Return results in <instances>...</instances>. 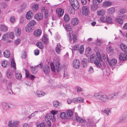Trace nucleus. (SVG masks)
<instances>
[{"label":"nucleus","instance_id":"46","mask_svg":"<svg viewBox=\"0 0 127 127\" xmlns=\"http://www.w3.org/2000/svg\"><path fill=\"white\" fill-rule=\"evenodd\" d=\"M105 13V11L102 10H100L98 11L97 12V14L98 15L100 16L104 14Z\"/></svg>","mask_w":127,"mask_h":127},{"label":"nucleus","instance_id":"62","mask_svg":"<svg viewBox=\"0 0 127 127\" xmlns=\"http://www.w3.org/2000/svg\"><path fill=\"white\" fill-rule=\"evenodd\" d=\"M76 89L77 90V92L78 93L80 92H82L83 91V89L79 87H76Z\"/></svg>","mask_w":127,"mask_h":127},{"label":"nucleus","instance_id":"48","mask_svg":"<svg viewBox=\"0 0 127 127\" xmlns=\"http://www.w3.org/2000/svg\"><path fill=\"white\" fill-rule=\"evenodd\" d=\"M36 22L34 20H32L28 24H29L30 26L33 27L36 24Z\"/></svg>","mask_w":127,"mask_h":127},{"label":"nucleus","instance_id":"1","mask_svg":"<svg viewBox=\"0 0 127 127\" xmlns=\"http://www.w3.org/2000/svg\"><path fill=\"white\" fill-rule=\"evenodd\" d=\"M102 1V0H93V5L91 6V8L94 10H96L98 7V5Z\"/></svg>","mask_w":127,"mask_h":127},{"label":"nucleus","instance_id":"18","mask_svg":"<svg viewBox=\"0 0 127 127\" xmlns=\"http://www.w3.org/2000/svg\"><path fill=\"white\" fill-rule=\"evenodd\" d=\"M78 19L77 18H74L71 20L72 24L73 26L77 25L78 23Z\"/></svg>","mask_w":127,"mask_h":127},{"label":"nucleus","instance_id":"19","mask_svg":"<svg viewBox=\"0 0 127 127\" xmlns=\"http://www.w3.org/2000/svg\"><path fill=\"white\" fill-rule=\"evenodd\" d=\"M115 8L114 7H111L108 9L107 13L110 15L113 14L115 12Z\"/></svg>","mask_w":127,"mask_h":127},{"label":"nucleus","instance_id":"32","mask_svg":"<svg viewBox=\"0 0 127 127\" xmlns=\"http://www.w3.org/2000/svg\"><path fill=\"white\" fill-rule=\"evenodd\" d=\"M42 39L43 43H47L48 38L47 36H46V34H44L43 35Z\"/></svg>","mask_w":127,"mask_h":127},{"label":"nucleus","instance_id":"41","mask_svg":"<svg viewBox=\"0 0 127 127\" xmlns=\"http://www.w3.org/2000/svg\"><path fill=\"white\" fill-rule=\"evenodd\" d=\"M11 67L15 69L16 68L15 63L14 59L12 58L11 60Z\"/></svg>","mask_w":127,"mask_h":127},{"label":"nucleus","instance_id":"6","mask_svg":"<svg viewBox=\"0 0 127 127\" xmlns=\"http://www.w3.org/2000/svg\"><path fill=\"white\" fill-rule=\"evenodd\" d=\"M108 100V96L105 94H102L100 100L103 102H105Z\"/></svg>","mask_w":127,"mask_h":127},{"label":"nucleus","instance_id":"40","mask_svg":"<svg viewBox=\"0 0 127 127\" xmlns=\"http://www.w3.org/2000/svg\"><path fill=\"white\" fill-rule=\"evenodd\" d=\"M57 112V111H54L53 110L51 111V113L53 115L52 116H53V119H52V121L53 122L55 121L56 120V118L54 116Z\"/></svg>","mask_w":127,"mask_h":127},{"label":"nucleus","instance_id":"44","mask_svg":"<svg viewBox=\"0 0 127 127\" xmlns=\"http://www.w3.org/2000/svg\"><path fill=\"white\" fill-rule=\"evenodd\" d=\"M106 17L105 18L104 16H102L100 18V21L102 23L106 22Z\"/></svg>","mask_w":127,"mask_h":127},{"label":"nucleus","instance_id":"3","mask_svg":"<svg viewBox=\"0 0 127 127\" xmlns=\"http://www.w3.org/2000/svg\"><path fill=\"white\" fill-rule=\"evenodd\" d=\"M62 68V66L60 61L58 60L56 61V69L57 72H59L60 71Z\"/></svg>","mask_w":127,"mask_h":127},{"label":"nucleus","instance_id":"5","mask_svg":"<svg viewBox=\"0 0 127 127\" xmlns=\"http://www.w3.org/2000/svg\"><path fill=\"white\" fill-rule=\"evenodd\" d=\"M83 14L85 16H87L89 12L88 8L87 6H83L82 8Z\"/></svg>","mask_w":127,"mask_h":127},{"label":"nucleus","instance_id":"17","mask_svg":"<svg viewBox=\"0 0 127 127\" xmlns=\"http://www.w3.org/2000/svg\"><path fill=\"white\" fill-rule=\"evenodd\" d=\"M32 12L30 11H28L26 15V18L28 20H29L32 18Z\"/></svg>","mask_w":127,"mask_h":127},{"label":"nucleus","instance_id":"12","mask_svg":"<svg viewBox=\"0 0 127 127\" xmlns=\"http://www.w3.org/2000/svg\"><path fill=\"white\" fill-rule=\"evenodd\" d=\"M6 76L9 79L13 77V74L12 71L10 69H8L6 72Z\"/></svg>","mask_w":127,"mask_h":127},{"label":"nucleus","instance_id":"25","mask_svg":"<svg viewBox=\"0 0 127 127\" xmlns=\"http://www.w3.org/2000/svg\"><path fill=\"white\" fill-rule=\"evenodd\" d=\"M0 30L2 32H6L7 31V27L4 25H0Z\"/></svg>","mask_w":127,"mask_h":127},{"label":"nucleus","instance_id":"59","mask_svg":"<svg viewBox=\"0 0 127 127\" xmlns=\"http://www.w3.org/2000/svg\"><path fill=\"white\" fill-rule=\"evenodd\" d=\"M38 112V111H35L33 113H32L30 115L27 117V118H29V119L31 118L32 117L34 116L35 115V113H37Z\"/></svg>","mask_w":127,"mask_h":127},{"label":"nucleus","instance_id":"34","mask_svg":"<svg viewBox=\"0 0 127 127\" xmlns=\"http://www.w3.org/2000/svg\"><path fill=\"white\" fill-rule=\"evenodd\" d=\"M61 45L60 43L58 44L57 45V46L55 48V50L57 53H59L61 51Z\"/></svg>","mask_w":127,"mask_h":127},{"label":"nucleus","instance_id":"52","mask_svg":"<svg viewBox=\"0 0 127 127\" xmlns=\"http://www.w3.org/2000/svg\"><path fill=\"white\" fill-rule=\"evenodd\" d=\"M67 114L68 117H71L72 116L73 114L71 110H67Z\"/></svg>","mask_w":127,"mask_h":127},{"label":"nucleus","instance_id":"26","mask_svg":"<svg viewBox=\"0 0 127 127\" xmlns=\"http://www.w3.org/2000/svg\"><path fill=\"white\" fill-rule=\"evenodd\" d=\"M34 35L35 36H38L40 35L41 33V31L40 29L35 30L34 32Z\"/></svg>","mask_w":127,"mask_h":127},{"label":"nucleus","instance_id":"63","mask_svg":"<svg viewBox=\"0 0 127 127\" xmlns=\"http://www.w3.org/2000/svg\"><path fill=\"white\" fill-rule=\"evenodd\" d=\"M77 102L80 103L83 101V99L81 97H78L77 98Z\"/></svg>","mask_w":127,"mask_h":127},{"label":"nucleus","instance_id":"28","mask_svg":"<svg viewBox=\"0 0 127 127\" xmlns=\"http://www.w3.org/2000/svg\"><path fill=\"white\" fill-rule=\"evenodd\" d=\"M26 29L27 32H30L33 30V27L30 26L29 24H28Z\"/></svg>","mask_w":127,"mask_h":127},{"label":"nucleus","instance_id":"31","mask_svg":"<svg viewBox=\"0 0 127 127\" xmlns=\"http://www.w3.org/2000/svg\"><path fill=\"white\" fill-rule=\"evenodd\" d=\"M118 94L117 93H114L108 95V98H109V100L110 99H113L115 98V97L117 96Z\"/></svg>","mask_w":127,"mask_h":127},{"label":"nucleus","instance_id":"21","mask_svg":"<svg viewBox=\"0 0 127 127\" xmlns=\"http://www.w3.org/2000/svg\"><path fill=\"white\" fill-rule=\"evenodd\" d=\"M45 94L44 92L37 91L36 93V95L38 97H40L44 95Z\"/></svg>","mask_w":127,"mask_h":127},{"label":"nucleus","instance_id":"58","mask_svg":"<svg viewBox=\"0 0 127 127\" xmlns=\"http://www.w3.org/2000/svg\"><path fill=\"white\" fill-rule=\"evenodd\" d=\"M122 99H124L127 100V92H126L121 97Z\"/></svg>","mask_w":127,"mask_h":127},{"label":"nucleus","instance_id":"8","mask_svg":"<svg viewBox=\"0 0 127 127\" xmlns=\"http://www.w3.org/2000/svg\"><path fill=\"white\" fill-rule=\"evenodd\" d=\"M43 70L44 72L46 74H48L50 72V68L48 65H46L44 67Z\"/></svg>","mask_w":127,"mask_h":127},{"label":"nucleus","instance_id":"13","mask_svg":"<svg viewBox=\"0 0 127 127\" xmlns=\"http://www.w3.org/2000/svg\"><path fill=\"white\" fill-rule=\"evenodd\" d=\"M102 95L101 92H98L95 94L94 96L96 99L100 100Z\"/></svg>","mask_w":127,"mask_h":127},{"label":"nucleus","instance_id":"23","mask_svg":"<svg viewBox=\"0 0 127 127\" xmlns=\"http://www.w3.org/2000/svg\"><path fill=\"white\" fill-rule=\"evenodd\" d=\"M75 116L76 120L78 122L80 123H83L85 122V119L81 118L80 117L78 116L76 114Z\"/></svg>","mask_w":127,"mask_h":127},{"label":"nucleus","instance_id":"47","mask_svg":"<svg viewBox=\"0 0 127 127\" xmlns=\"http://www.w3.org/2000/svg\"><path fill=\"white\" fill-rule=\"evenodd\" d=\"M61 103L58 101H54L53 102V105L55 107H57L58 105H60Z\"/></svg>","mask_w":127,"mask_h":127},{"label":"nucleus","instance_id":"11","mask_svg":"<svg viewBox=\"0 0 127 127\" xmlns=\"http://www.w3.org/2000/svg\"><path fill=\"white\" fill-rule=\"evenodd\" d=\"M0 106H2L3 109L5 110H7L9 108V104L5 102H2Z\"/></svg>","mask_w":127,"mask_h":127},{"label":"nucleus","instance_id":"35","mask_svg":"<svg viewBox=\"0 0 127 127\" xmlns=\"http://www.w3.org/2000/svg\"><path fill=\"white\" fill-rule=\"evenodd\" d=\"M31 71L32 73L35 74L38 71L37 67L35 66L33 68L32 67V68L31 69Z\"/></svg>","mask_w":127,"mask_h":127},{"label":"nucleus","instance_id":"42","mask_svg":"<svg viewBox=\"0 0 127 127\" xmlns=\"http://www.w3.org/2000/svg\"><path fill=\"white\" fill-rule=\"evenodd\" d=\"M36 45L40 49H42L43 48V45L41 42H37Z\"/></svg>","mask_w":127,"mask_h":127},{"label":"nucleus","instance_id":"50","mask_svg":"<svg viewBox=\"0 0 127 127\" xmlns=\"http://www.w3.org/2000/svg\"><path fill=\"white\" fill-rule=\"evenodd\" d=\"M66 29L68 31H70L71 30V26L69 24H67L65 26Z\"/></svg>","mask_w":127,"mask_h":127},{"label":"nucleus","instance_id":"9","mask_svg":"<svg viewBox=\"0 0 127 127\" xmlns=\"http://www.w3.org/2000/svg\"><path fill=\"white\" fill-rule=\"evenodd\" d=\"M56 12L58 17H61L64 14V11L61 8H59L57 9Z\"/></svg>","mask_w":127,"mask_h":127},{"label":"nucleus","instance_id":"56","mask_svg":"<svg viewBox=\"0 0 127 127\" xmlns=\"http://www.w3.org/2000/svg\"><path fill=\"white\" fill-rule=\"evenodd\" d=\"M96 56L97 57V59L100 60H102V59L101 57V55L98 52H97L96 53Z\"/></svg>","mask_w":127,"mask_h":127},{"label":"nucleus","instance_id":"22","mask_svg":"<svg viewBox=\"0 0 127 127\" xmlns=\"http://www.w3.org/2000/svg\"><path fill=\"white\" fill-rule=\"evenodd\" d=\"M117 63V60L116 59H113L111 60L109 63L110 65L113 66L115 65Z\"/></svg>","mask_w":127,"mask_h":127},{"label":"nucleus","instance_id":"49","mask_svg":"<svg viewBox=\"0 0 127 127\" xmlns=\"http://www.w3.org/2000/svg\"><path fill=\"white\" fill-rule=\"evenodd\" d=\"M38 4H36L33 5L32 6V8L34 11L37 10L38 9Z\"/></svg>","mask_w":127,"mask_h":127},{"label":"nucleus","instance_id":"14","mask_svg":"<svg viewBox=\"0 0 127 127\" xmlns=\"http://www.w3.org/2000/svg\"><path fill=\"white\" fill-rule=\"evenodd\" d=\"M9 34L7 33L4 34L2 38L3 41H6L9 42H10L11 41L9 40Z\"/></svg>","mask_w":127,"mask_h":127},{"label":"nucleus","instance_id":"30","mask_svg":"<svg viewBox=\"0 0 127 127\" xmlns=\"http://www.w3.org/2000/svg\"><path fill=\"white\" fill-rule=\"evenodd\" d=\"M15 76L16 78L17 79H20L22 77V75L20 72V71H16Z\"/></svg>","mask_w":127,"mask_h":127},{"label":"nucleus","instance_id":"27","mask_svg":"<svg viewBox=\"0 0 127 127\" xmlns=\"http://www.w3.org/2000/svg\"><path fill=\"white\" fill-rule=\"evenodd\" d=\"M120 46L122 50L127 54V47L124 44H121Z\"/></svg>","mask_w":127,"mask_h":127},{"label":"nucleus","instance_id":"16","mask_svg":"<svg viewBox=\"0 0 127 127\" xmlns=\"http://www.w3.org/2000/svg\"><path fill=\"white\" fill-rule=\"evenodd\" d=\"M94 61V64L97 68H99L101 66V64L100 63V61H102V60H100L97 58Z\"/></svg>","mask_w":127,"mask_h":127},{"label":"nucleus","instance_id":"39","mask_svg":"<svg viewBox=\"0 0 127 127\" xmlns=\"http://www.w3.org/2000/svg\"><path fill=\"white\" fill-rule=\"evenodd\" d=\"M106 22L110 24L113 23L112 19L110 17H106Z\"/></svg>","mask_w":127,"mask_h":127},{"label":"nucleus","instance_id":"20","mask_svg":"<svg viewBox=\"0 0 127 127\" xmlns=\"http://www.w3.org/2000/svg\"><path fill=\"white\" fill-rule=\"evenodd\" d=\"M43 14L42 13H38L36 14L35 16V19L38 20H40L43 18Z\"/></svg>","mask_w":127,"mask_h":127},{"label":"nucleus","instance_id":"24","mask_svg":"<svg viewBox=\"0 0 127 127\" xmlns=\"http://www.w3.org/2000/svg\"><path fill=\"white\" fill-rule=\"evenodd\" d=\"M111 2L107 1L104 2L103 4V6L104 7H107L110 6L112 4Z\"/></svg>","mask_w":127,"mask_h":127},{"label":"nucleus","instance_id":"51","mask_svg":"<svg viewBox=\"0 0 127 127\" xmlns=\"http://www.w3.org/2000/svg\"><path fill=\"white\" fill-rule=\"evenodd\" d=\"M88 72L89 74H92L94 72V69L93 68L90 66V67L89 68L88 70Z\"/></svg>","mask_w":127,"mask_h":127},{"label":"nucleus","instance_id":"45","mask_svg":"<svg viewBox=\"0 0 127 127\" xmlns=\"http://www.w3.org/2000/svg\"><path fill=\"white\" fill-rule=\"evenodd\" d=\"M103 112L105 113L107 116L109 115V113H111V112L109 109H105L104 110H103Z\"/></svg>","mask_w":127,"mask_h":127},{"label":"nucleus","instance_id":"15","mask_svg":"<svg viewBox=\"0 0 127 127\" xmlns=\"http://www.w3.org/2000/svg\"><path fill=\"white\" fill-rule=\"evenodd\" d=\"M71 5L73 9L75 10H78L80 6L79 3L78 1L75 2V3Z\"/></svg>","mask_w":127,"mask_h":127},{"label":"nucleus","instance_id":"64","mask_svg":"<svg viewBox=\"0 0 127 127\" xmlns=\"http://www.w3.org/2000/svg\"><path fill=\"white\" fill-rule=\"evenodd\" d=\"M26 77L29 78V77L30 74L29 71L27 69H25Z\"/></svg>","mask_w":127,"mask_h":127},{"label":"nucleus","instance_id":"4","mask_svg":"<svg viewBox=\"0 0 127 127\" xmlns=\"http://www.w3.org/2000/svg\"><path fill=\"white\" fill-rule=\"evenodd\" d=\"M119 59L121 61H124L127 59V54L122 53L119 55Z\"/></svg>","mask_w":127,"mask_h":127},{"label":"nucleus","instance_id":"53","mask_svg":"<svg viewBox=\"0 0 127 127\" xmlns=\"http://www.w3.org/2000/svg\"><path fill=\"white\" fill-rule=\"evenodd\" d=\"M79 50L80 51V52L81 54H82L83 53L84 50L83 46L82 45L80 46L79 49Z\"/></svg>","mask_w":127,"mask_h":127},{"label":"nucleus","instance_id":"57","mask_svg":"<svg viewBox=\"0 0 127 127\" xmlns=\"http://www.w3.org/2000/svg\"><path fill=\"white\" fill-rule=\"evenodd\" d=\"M46 124L44 122H42L41 123L38 125L37 127H45Z\"/></svg>","mask_w":127,"mask_h":127},{"label":"nucleus","instance_id":"60","mask_svg":"<svg viewBox=\"0 0 127 127\" xmlns=\"http://www.w3.org/2000/svg\"><path fill=\"white\" fill-rule=\"evenodd\" d=\"M19 122L18 121H14L13 123V127H17L18 125Z\"/></svg>","mask_w":127,"mask_h":127},{"label":"nucleus","instance_id":"10","mask_svg":"<svg viewBox=\"0 0 127 127\" xmlns=\"http://www.w3.org/2000/svg\"><path fill=\"white\" fill-rule=\"evenodd\" d=\"M88 60L86 59H84L81 62V65L83 67H85L88 65Z\"/></svg>","mask_w":127,"mask_h":127},{"label":"nucleus","instance_id":"36","mask_svg":"<svg viewBox=\"0 0 127 127\" xmlns=\"http://www.w3.org/2000/svg\"><path fill=\"white\" fill-rule=\"evenodd\" d=\"M4 56L6 58H8L10 55V52L8 50H5L3 52Z\"/></svg>","mask_w":127,"mask_h":127},{"label":"nucleus","instance_id":"7","mask_svg":"<svg viewBox=\"0 0 127 127\" xmlns=\"http://www.w3.org/2000/svg\"><path fill=\"white\" fill-rule=\"evenodd\" d=\"M126 13V10L124 8H121L120 9L117 13L116 14L117 16L120 17L122 15Z\"/></svg>","mask_w":127,"mask_h":127},{"label":"nucleus","instance_id":"61","mask_svg":"<svg viewBox=\"0 0 127 127\" xmlns=\"http://www.w3.org/2000/svg\"><path fill=\"white\" fill-rule=\"evenodd\" d=\"M64 19L65 21H68L69 20V17L67 14L65 15L64 17Z\"/></svg>","mask_w":127,"mask_h":127},{"label":"nucleus","instance_id":"37","mask_svg":"<svg viewBox=\"0 0 127 127\" xmlns=\"http://www.w3.org/2000/svg\"><path fill=\"white\" fill-rule=\"evenodd\" d=\"M126 119H127L126 116L121 117L119 118V122L121 123H123L125 121Z\"/></svg>","mask_w":127,"mask_h":127},{"label":"nucleus","instance_id":"2","mask_svg":"<svg viewBox=\"0 0 127 127\" xmlns=\"http://www.w3.org/2000/svg\"><path fill=\"white\" fill-rule=\"evenodd\" d=\"M73 64L74 68L77 69L79 67L80 63L79 60L76 59L73 60Z\"/></svg>","mask_w":127,"mask_h":127},{"label":"nucleus","instance_id":"38","mask_svg":"<svg viewBox=\"0 0 127 127\" xmlns=\"http://www.w3.org/2000/svg\"><path fill=\"white\" fill-rule=\"evenodd\" d=\"M116 21L119 24L122 25L123 24V20L120 17H117L115 19Z\"/></svg>","mask_w":127,"mask_h":127},{"label":"nucleus","instance_id":"55","mask_svg":"<svg viewBox=\"0 0 127 127\" xmlns=\"http://www.w3.org/2000/svg\"><path fill=\"white\" fill-rule=\"evenodd\" d=\"M66 114L65 112H62L60 114V117L63 119H64L65 117Z\"/></svg>","mask_w":127,"mask_h":127},{"label":"nucleus","instance_id":"33","mask_svg":"<svg viewBox=\"0 0 127 127\" xmlns=\"http://www.w3.org/2000/svg\"><path fill=\"white\" fill-rule=\"evenodd\" d=\"M50 65L52 71L54 72H55L56 69V67L55 68L54 64L53 63L51 62L50 63Z\"/></svg>","mask_w":127,"mask_h":127},{"label":"nucleus","instance_id":"29","mask_svg":"<svg viewBox=\"0 0 127 127\" xmlns=\"http://www.w3.org/2000/svg\"><path fill=\"white\" fill-rule=\"evenodd\" d=\"M52 119H53L52 116L50 114H47L45 117V120L46 121L50 120L52 121Z\"/></svg>","mask_w":127,"mask_h":127},{"label":"nucleus","instance_id":"54","mask_svg":"<svg viewBox=\"0 0 127 127\" xmlns=\"http://www.w3.org/2000/svg\"><path fill=\"white\" fill-rule=\"evenodd\" d=\"M95 55H92L90 58V59L91 62H94L96 59V58H97Z\"/></svg>","mask_w":127,"mask_h":127},{"label":"nucleus","instance_id":"43","mask_svg":"<svg viewBox=\"0 0 127 127\" xmlns=\"http://www.w3.org/2000/svg\"><path fill=\"white\" fill-rule=\"evenodd\" d=\"M21 32V30L20 28H17L15 31V33L17 36L20 35Z\"/></svg>","mask_w":127,"mask_h":127}]
</instances>
